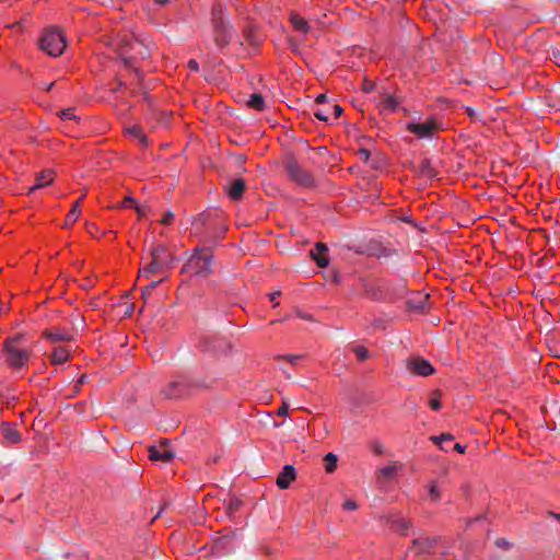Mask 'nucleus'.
<instances>
[{
    "instance_id": "obj_1",
    "label": "nucleus",
    "mask_w": 560,
    "mask_h": 560,
    "mask_svg": "<svg viewBox=\"0 0 560 560\" xmlns=\"http://www.w3.org/2000/svg\"><path fill=\"white\" fill-rule=\"evenodd\" d=\"M23 340L24 336L20 334L3 342L0 366L12 371H21L27 366L33 351L23 345Z\"/></svg>"
},
{
    "instance_id": "obj_2",
    "label": "nucleus",
    "mask_w": 560,
    "mask_h": 560,
    "mask_svg": "<svg viewBox=\"0 0 560 560\" xmlns=\"http://www.w3.org/2000/svg\"><path fill=\"white\" fill-rule=\"evenodd\" d=\"M109 44L126 65H132L137 59H144L150 56L149 45L133 36H117Z\"/></svg>"
},
{
    "instance_id": "obj_3",
    "label": "nucleus",
    "mask_w": 560,
    "mask_h": 560,
    "mask_svg": "<svg viewBox=\"0 0 560 560\" xmlns=\"http://www.w3.org/2000/svg\"><path fill=\"white\" fill-rule=\"evenodd\" d=\"M66 46V35L55 26L46 28L39 40V48L50 57L61 56Z\"/></svg>"
},
{
    "instance_id": "obj_4",
    "label": "nucleus",
    "mask_w": 560,
    "mask_h": 560,
    "mask_svg": "<svg viewBox=\"0 0 560 560\" xmlns=\"http://www.w3.org/2000/svg\"><path fill=\"white\" fill-rule=\"evenodd\" d=\"M212 255L209 249H196L183 267V272L190 276L206 277L211 272Z\"/></svg>"
},
{
    "instance_id": "obj_5",
    "label": "nucleus",
    "mask_w": 560,
    "mask_h": 560,
    "mask_svg": "<svg viewBox=\"0 0 560 560\" xmlns=\"http://www.w3.org/2000/svg\"><path fill=\"white\" fill-rule=\"evenodd\" d=\"M173 261L172 255L163 245L155 247L151 253V261L148 267L140 270V276L149 277L152 273L162 272L171 267Z\"/></svg>"
},
{
    "instance_id": "obj_6",
    "label": "nucleus",
    "mask_w": 560,
    "mask_h": 560,
    "mask_svg": "<svg viewBox=\"0 0 560 560\" xmlns=\"http://www.w3.org/2000/svg\"><path fill=\"white\" fill-rule=\"evenodd\" d=\"M406 129L419 139H423L432 138L436 132H439L441 125L435 118L429 117L423 121L408 122Z\"/></svg>"
},
{
    "instance_id": "obj_7",
    "label": "nucleus",
    "mask_w": 560,
    "mask_h": 560,
    "mask_svg": "<svg viewBox=\"0 0 560 560\" xmlns=\"http://www.w3.org/2000/svg\"><path fill=\"white\" fill-rule=\"evenodd\" d=\"M406 368L411 374L418 376H429L435 372V369L428 360L419 357L408 359Z\"/></svg>"
},
{
    "instance_id": "obj_8",
    "label": "nucleus",
    "mask_w": 560,
    "mask_h": 560,
    "mask_svg": "<svg viewBox=\"0 0 560 560\" xmlns=\"http://www.w3.org/2000/svg\"><path fill=\"white\" fill-rule=\"evenodd\" d=\"M149 456L152 460H161L163 463L171 462L174 456L175 452L168 444V442H162L156 446H151L149 448Z\"/></svg>"
},
{
    "instance_id": "obj_9",
    "label": "nucleus",
    "mask_w": 560,
    "mask_h": 560,
    "mask_svg": "<svg viewBox=\"0 0 560 560\" xmlns=\"http://www.w3.org/2000/svg\"><path fill=\"white\" fill-rule=\"evenodd\" d=\"M43 337L51 343L69 342L73 339V335L61 327H50L43 331Z\"/></svg>"
},
{
    "instance_id": "obj_10",
    "label": "nucleus",
    "mask_w": 560,
    "mask_h": 560,
    "mask_svg": "<svg viewBox=\"0 0 560 560\" xmlns=\"http://www.w3.org/2000/svg\"><path fill=\"white\" fill-rule=\"evenodd\" d=\"M55 180V172L52 170H45L36 175L35 184L27 190V195L33 194L37 189H42L51 185Z\"/></svg>"
},
{
    "instance_id": "obj_11",
    "label": "nucleus",
    "mask_w": 560,
    "mask_h": 560,
    "mask_svg": "<svg viewBox=\"0 0 560 560\" xmlns=\"http://www.w3.org/2000/svg\"><path fill=\"white\" fill-rule=\"evenodd\" d=\"M187 386L183 380L170 382L163 389V395L167 398H178L186 394Z\"/></svg>"
},
{
    "instance_id": "obj_12",
    "label": "nucleus",
    "mask_w": 560,
    "mask_h": 560,
    "mask_svg": "<svg viewBox=\"0 0 560 560\" xmlns=\"http://www.w3.org/2000/svg\"><path fill=\"white\" fill-rule=\"evenodd\" d=\"M295 469L291 465L284 466L282 471L278 475L276 485L279 489H288L290 485L295 480Z\"/></svg>"
},
{
    "instance_id": "obj_13",
    "label": "nucleus",
    "mask_w": 560,
    "mask_h": 560,
    "mask_svg": "<svg viewBox=\"0 0 560 560\" xmlns=\"http://www.w3.org/2000/svg\"><path fill=\"white\" fill-rule=\"evenodd\" d=\"M287 171L289 175L294 178L298 183L302 185H308L311 183V178L308 174H306L301 166L294 162L290 161L287 163Z\"/></svg>"
},
{
    "instance_id": "obj_14",
    "label": "nucleus",
    "mask_w": 560,
    "mask_h": 560,
    "mask_svg": "<svg viewBox=\"0 0 560 560\" xmlns=\"http://www.w3.org/2000/svg\"><path fill=\"white\" fill-rule=\"evenodd\" d=\"M124 132L131 140L136 141L141 147L148 145L147 136L143 133L142 128L138 125L126 126Z\"/></svg>"
},
{
    "instance_id": "obj_15",
    "label": "nucleus",
    "mask_w": 560,
    "mask_h": 560,
    "mask_svg": "<svg viewBox=\"0 0 560 560\" xmlns=\"http://www.w3.org/2000/svg\"><path fill=\"white\" fill-rule=\"evenodd\" d=\"M433 549V542L428 538H420L413 540L408 552L415 556H422L429 553Z\"/></svg>"
},
{
    "instance_id": "obj_16",
    "label": "nucleus",
    "mask_w": 560,
    "mask_h": 560,
    "mask_svg": "<svg viewBox=\"0 0 560 560\" xmlns=\"http://www.w3.org/2000/svg\"><path fill=\"white\" fill-rule=\"evenodd\" d=\"M70 348L66 346H56L50 354V362L52 364H63L70 358Z\"/></svg>"
},
{
    "instance_id": "obj_17",
    "label": "nucleus",
    "mask_w": 560,
    "mask_h": 560,
    "mask_svg": "<svg viewBox=\"0 0 560 560\" xmlns=\"http://www.w3.org/2000/svg\"><path fill=\"white\" fill-rule=\"evenodd\" d=\"M326 253H327V247L322 243H317L315 249L311 252L313 259L317 262V265L320 268L326 267L329 262V259H328V256Z\"/></svg>"
},
{
    "instance_id": "obj_18",
    "label": "nucleus",
    "mask_w": 560,
    "mask_h": 560,
    "mask_svg": "<svg viewBox=\"0 0 560 560\" xmlns=\"http://www.w3.org/2000/svg\"><path fill=\"white\" fill-rule=\"evenodd\" d=\"M245 190V183L243 179L238 178L234 180L230 186L228 187V195L231 199L237 200L242 197L243 192Z\"/></svg>"
},
{
    "instance_id": "obj_19",
    "label": "nucleus",
    "mask_w": 560,
    "mask_h": 560,
    "mask_svg": "<svg viewBox=\"0 0 560 560\" xmlns=\"http://www.w3.org/2000/svg\"><path fill=\"white\" fill-rule=\"evenodd\" d=\"M84 195L79 198L77 202L73 203L72 208L68 212L66 220H65V226L68 228L72 225L80 217L81 209H80V202L83 200Z\"/></svg>"
},
{
    "instance_id": "obj_20",
    "label": "nucleus",
    "mask_w": 560,
    "mask_h": 560,
    "mask_svg": "<svg viewBox=\"0 0 560 560\" xmlns=\"http://www.w3.org/2000/svg\"><path fill=\"white\" fill-rule=\"evenodd\" d=\"M290 20H291V23H292V25H293L295 31L301 32L303 34L308 33V31H310L308 23L302 16H300L299 14L294 13V14L291 15Z\"/></svg>"
},
{
    "instance_id": "obj_21",
    "label": "nucleus",
    "mask_w": 560,
    "mask_h": 560,
    "mask_svg": "<svg viewBox=\"0 0 560 560\" xmlns=\"http://www.w3.org/2000/svg\"><path fill=\"white\" fill-rule=\"evenodd\" d=\"M400 465L397 463H392L386 466H383L378 469V474L381 477L385 479H392L396 476V474L399 471Z\"/></svg>"
},
{
    "instance_id": "obj_22",
    "label": "nucleus",
    "mask_w": 560,
    "mask_h": 560,
    "mask_svg": "<svg viewBox=\"0 0 560 560\" xmlns=\"http://www.w3.org/2000/svg\"><path fill=\"white\" fill-rule=\"evenodd\" d=\"M247 106L252 109L262 110L265 107V101L260 94H252L247 101Z\"/></svg>"
},
{
    "instance_id": "obj_23",
    "label": "nucleus",
    "mask_w": 560,
    "mask_h": 560,
    "mask_svg": "<svg viewBox=\"0 0 560 560\" xmlns=\"http://www.w3.org/2000/svg\"><path fill=\"white\" fill-rule=\"evenodd\" d=\"M324 462H325V469L328 474H331L336 470L338 458L335 454L328 453L325 456Z\"/></svg>"
},
{
    "instance_id": "obj_24",
    "label": "nucleus",
    "mask_w": 560,
    "mask_h": 560,
    "mask_svg": "<svg viewBox=\"0 0 560 560\" xmlns=\"http://www.w3.org/2000/svg\"><path fill=\"white\" fill-rule=\"evenodd\" d=\"M3 435L5 440L10 443H16L20 441V434L14 429L5 428L3 430Z\"/></svg>"
},
{
    "instance_id": "obj_25",
    "label": "nucleus",
    "mask_w": 560,
    "mask_h": 560,
    "mask_svg": "<svg viewBox=\"0 0 560 560\" xmlns=\"http://www.w3.org/2000/svg\"><path fill=\"white\" fill-rule=\"evenodd\" d=\"M440 397H441V393L438 390L431 395V398L429 400V406L431 407V409H433V410L441 409L442 405H441Z\"/></svg>"
},
{
    "instance_id": "obj_26",
    "label": "nucleus",
    "mask_w": 560,
    "mask_h": 560,
    "mask_svg": "<svg viewBox=\"0 0 560 560\" xmlns=\"http://www.w3.org/2000/svg\"><path fill=\"white\" fill-rule=\"evenodd\" d=\"M428 490H429V498H430V500H432V501H439L440 500L441 493L439 491L436 482H434V481L431 482L429 485V489Z\"/></svg>"
},
{
    "instance_id": "obj_27",
    "label": "nucleus",
    "mask_w": 560,
    "mask_h": 560,
    "mask_svg": "<svg viewBox=\"0 0 560 560\" xmlns=\"http://www.w3.org/2000/svg\"><path fill=\"white\" fill-rule=\"evenodd\" d=\"M59 117L63 120H77L73 108L62 109L58 113Z\"/></svg>"
},
{
    "instance_id": "obj_28",
    "label": "nucleus",
    "mask_w": 560,
    "mask_h": 560,
    "mask_svg": "<svg viewBox=\"0 0 560 560\" xmlns=\"http://www.w3.org/2000/svg\"><path fill=\"white\" fill-rule=\"evenodd\" d=\"M383 106L384 108L394 110L397 106V103L393 96L386 95L383 97Z\"/></svg>"
},
{
    "instance_id": "obj_29",
    "label": "nucleus",
    "mask_w": 560,
    "mask_h": 560,
    "mask_svg": "<svg viewBox=\"0 0 560 560\" xmlns=\"http://www.w3.org/2000/svg\"><path fill=\"white\" fill-rule=\"evenodd\" d=\"M354 353L360 361H364L369 357L368 349L361 346L354 348Z\"/></svg>"
},
{
    "instance_id": "obj_30",
    "label": "nucleus",
    "mask_w": 560,
    "mask_h": 560,
    "mask_svg": "<svg viewBox=\"0 0 560 560\" xmlns=\"http://www.w3.org/2000/svg\"><path fill=\"white\" fill-rule=\"evenodd\" d=\"M314 115L319 119V120H323V121H329V115H328V110L327 109H316L314 112Z\"/></svg>"
},
{
    "instance_id": "obj_31",
    "label": "nucleus",
    "mask_w": 560,
    "mask_h": 560,
    "mask_svg": "<svg viewBox=\"0 0 560 560\" xmlns=\"http://www.w3.org/2000/svg\"><path fill=\"white\" fill-rule=\"evenodd\" d=\"M135 205H137V201L131 197H126L122 202L120 203V208H135Z\"/></svg>"
},
{
    "instance_id": "obj_32",
    "label": "nucleus",
    "mask_w": 560,
    "mask_h": 560,
    "mask_svg": "<svg viewBox=\"0 0 560 560\" xmlns=\"http://www.w3.org/2000/svg\"><path fill=\"white\" fill-rule=\"evenodd\" d=\"M174 220V213L172 211H167L161 219V223L164 225H168Z\"/></svg>"
},
{
    "instance_id": "obj_33",
    "label": "nucleus",
    "mask_w": 560,
    "mask_h": 560,
    "mask_svg": "<svg viewBox=\"0 0 560 560\" xmlns=\"http://www.w3.org/2000/svg\"><path fill=\"white\" fill-rule=\"evenodd\" d=\"M133 209L137 211V213H138L139 218H143V217L148 213V211H149V207H147V206H140V205H138V203H137V205H135V208H133Z\"/></svg>"
},
{
    "instance_id": "obj_34",
    "label": "nucleus",
    "mask_w": 560,
    "mask_h": 560,
    "mask_svg": "<svg viewBox=\"0 0 560 560\" xmlns=\"http://www.w3.org/2000/svg\"><path fill=\"white\" fill-rule=\"evenodd\" d=\"M277 415L287 417L289 415V404L283 401L282 406L278 409Z\"/></svg>"
},
{
    "instance_id": "obj_35",
    "label": "nucleus",
    "mask_w": 560,
    "mask_h": 560,
    "mask_svg": "<svg viewBox=\"0 0 560 560\" xmlns=\"http://www.w3.org/2000/svg\"><path fill=\"white\" fill-rule=\"evenodd\" d=\"M343 509L347 510V511H354V510L358 509V505H357V503L353 500H347L343 503Z\"/></svg>"
},
{
    "instance_id": "obj_36",
    "label": "nucleus",
    "mask_w": 560,
    "mask_h": 560,
    "mask_svg": "<svg viewBox=\"0 0 560 560\" xmlns=\"http://www.w3.org/2000/svg\"><path fill=\"white\" fill-rule=\"evenodd\" d=\"M160 283V281H155V282H151L143 291H142V295L143 296H147L149 295L152 290H154L156 288V285Z\"/></svg>"
},
{
    "instance_id": "obj_37",
    "label": "nucleus",
    "mask_w": 560,
    "mask_h": 560,
    "mask_svg": "<svg viewBox=\"0 0 560 560\" xmlns=\"http://www.w3.org/2000/svg\"><path fill=\"white\" fill-rule=\"evenodd\" d=\"M332 108V114H334V117L335 118H338L340 117L341 113H342V108L340 105L338 104H334L330 106Z\"/></svg>"
},
{
    "instance_id": "obj_38",
    "label": "nucleus",
    "mask_w": 560,
    "mask_h": 560,
    "mask_svg": "<svg viewBox=\"0 0 560 560\" xmlns=\"http://www.w3.org/2000/svg\"><path fill=\"white\" fill-rule=\"evenodd\" d=\"M358 154L360 155V158L364 161H368L369 158H370V152L366 150V149H361L359 150Z\"/></svg>"
},
{
    "instance_id": "obj_39",
    "label": "nucleus",
    "mask_w": 560,
    "mask_h": 560,
    "mask_svg": "<svg viewBox=\"0 0 560 560\" xmlns=\"http://www.w3.org/2000/svg\"><path fill=\"white\" fill-rule=\"evenodd\" d=\"M282 358L284 360L289 361L290 363H295V361L300 359L299 355H284Z\"/></svg>"
},
{
    "instance_id": "obj_40",
    "label": "nucleus",
    "mask_w": 560,
    "mask_h": 560,
    "mask_svg": "<svg viewBox=\"0 0 560 560\" xmlns=\"http://www.w3.org/2000/svg\"><path fill=\"white\" fill-rule=\"evenodd\" d=\"M326 101H327V96H326L325 94H319V95L316 97V103H317V104H324Z\"/></svg>"
},
{
    "instance_id": "obj_41",
    "label": "nucleus",
    "mask_w": 560,
    "mask_h": 560,
    "mask_svg": "<svg viewBox=\"0 0 560 560\" xmlns=\"http://www.w3.org/2000/svg\"><path fill=\"white\" fill-rule=\"evenodd\" d=\"M280 294H281L280 291L272 292L270 294V301L275 302L280 296Z\"/></svg>"
},
{
    "instance_id": "obj_42",
    "label": "nucleus",
    "mask_w": 560,
    "mask_h": 560,
    "mask_svg": "<svg viewBox=\"0 0 560 560\" xmlns=\"http://www.w3.org/2000/svg\"><path fill=\"white\" fill-rule=\"evenodd\" d=\"M188 67L191 69V70H198V63L195 61V60H190L188 62Z\"/></svg>"
},
{
    "instance_id": "obj_43",
    "label": "nucleus",
    "mask_w": 560,
    "mask_h": 560,
    "mask_svg": "<svg viewBox=\"0 0 560 560\" xmlns=\"http://www.w3.org/2000/svg\"><path fill=\"white\" fill-rule=\"evenodd\" d=\"M465 448H466L465 446H463V445H460V444H458V443L455 445V450H456L458 453H462V454H463V453L465 452Z\"/></svg>"
},
{
    "instance_id": "obj_44",
    "label": "nucleus",
    "mask_w": 560,
    "mask_h": 560,
    "mask_svg": "<svg viewBox=\"0 0 560 560\" xmlns=\"http://www.w3.org/2000/svg\"><path fill=\"white\" fill-rule=\"evenodd\" d=\"M452 439V435L450 434H442L440 440H443V441H450Z\"/></svg>"
},
{
    "instance_id": "obj_45",
    "label": "nucleus",
    "mask_w": 560,
    "mask_h": 560,
    "mask_svg": "<svg viewBox=\"0 0 560 560\" xmlns=\"http://www.w3.org/2000/svg\"><path fill=\"white\" fill-rule=\"evenodd\" d=\"M160 5H165L170 0H154Z\"/></svg>"
},
{
    "instance_id": "obj_46",
    "label": "nucleus",
    "mask_w": 560,
    "mask_h": 560,
    "mask_svg": "<svg viewBox=\"0 0 560 560\" xmlns=\"http://www.w3.org/2000/svg\"><path fill=\"white\" fill-rule=\"evenodd\" d=\"M371 90H372V86H371V85H365V86H364V91H365L366 93L371 92Z\"/></svg>"
},
{
    "instance_id": "obj_47",
    "label": "nucleus",
    "mask_w": 560,
    "mask_h": 560,
    "mask_svg": "<svg viewBox=\"0 0 560 560\" xmlns=\"http://www.w3.org/2000/svg\"><path fill=\"white\" fill-rule=\"evenodd\" d=\"M52 88V83L46 84L45 89L46 91H49Z\"/></svg>"
},
{
    "instance_id": "obj_48",
    "label": "nucleus",
    "mask_w": 560,
    "mask_h": 560,
    "mask_svg": "<svg viewBox=\"0 0 560 560\" xmlns=\"http://www.w3.org/2000/svg\"><path fill=\"white\" fill-rule=\"evenodd\" d=\"M91 285H92V283H90V282H88V283L83 284V287H84L85 289L90 288Z\"/></svg>"
},
{
    "instance_id": "obj_49",
    "label": "nucleus",
    "mask_w": 560,
    "mask_h": 560,
    "mask_svg": "<svg viewBox=\"0 0 560 560\" xmlns=\"http://www.w3.org/2000/svg\"><path fill=\"white\" fill-rule=\"evenodd\" d=\"M131 312H132V306L127 307V313L131 314Z\"/></svg>"
},
{
    "instance_id": "obj_50",
    "label": "nucleus",
    "mask_w": 560,
    "mask_h": 560,
    "mask_svg": "<svg viewBox=\"0 0 560 560\" xmlns=\"http://www.w3.org/2000/svg\"><path fill=\"white\" fill-rule=\"evenodd\" d=\"M401 524H402L406 528L408 527V524H407V522H406V521H404V520H402V521H401Z\"/></svg>"
}]
</instances>
